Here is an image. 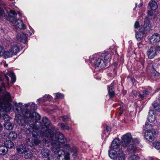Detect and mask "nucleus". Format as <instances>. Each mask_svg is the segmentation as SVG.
<instances>
[{
	"instance_id": "obj_50",
	"label": "nucleus",
	"mask_w": 160,
	"mask_h": 160,
	"mask_svg": "<svg viewBox=\"0 0 160 160\" xmlns=\"http://www.w3.org/2000/svg\"><path fill=\"white\" fill-rule=\"evenodd\" d=\"M139 26V22L138 21H136L134 24V27L135 28H137Z\"/></svg>"
},
{
	"instance_id": "obj_32",
	"label": "nucleus",
	"mask_w": 160,
	"mask_h": 160,
	"mask_svg": "<svg viewBox=\"0 0 160 160\" xmlns=\"http://www.w3.org/2000/svg\"><path fill=\"white\" fill-rule=\"evenodd\" d=\"M8 149L4 146H2L0 147V154L4 155L7 153Z\"/></svg>"
},
{
	"instance_id": "obj_53",
	"label": "nucleus",
	"mask_w": 160,
	"mask_h": 160,
	"mask_svg": "<svg viewBox=\"0 0 160 160\" xmlns=\"http://www.w3.org/2000/svg\"><path fill=\"white\" fill-rule=\"evenodd\" d=\"M47 160H54L52 156H50L48 157Z\"/></svg>"
},
{
	"instance_id": "obj_62",
	"label": "nucleus",
	"mask_w": 160,
	"mask_h": 160,
	"mask_svg": "<svg viewBox=\"0 0 160 160\" xmlns=\"http://www.w3.org/2000/svg\"><path fill=\"white\" fill-rule=\"evenodd\" d=\"M37 101L39 103L40 100L39 99H38V100H37Z\"/></svg>"
},
{
	"instance_id": "obj_47",
	"label": "nucleus",
	"mask_w": 160,
	"mask_h": 160,
	"mask_svg": "<svg viewBox=\"0 0 160 160\" xmlns=\"http://www.w3.org/2000/svg\"><path fill=\"white\" fill-rule=\"evenodd\" d=\"M152 10H149L147 12L148 15V16H152L153 15Z\"/></svg>"
},
{
	"instance_id": "obj_27",
	"label": "nucleus",
	"mask_w": 160,
	"mask_h": 160,
	"mask_svg": "<svg viewBox=\"0 0 160 160\" xmlns=\"http://www.w3.org/2000/svg\"><path fill=\"white\" fill-rule=\"evenodd\" d=\"M8 137L10 139L14 140L17 138V134L15 131H12L9 133Z\"/></svg>"
},
{
	"instance_id": "obj_15",
	"label": "nucleus",
	"mask_w": 160,
	"mask_h": 160,
	"mask_svg": "<svg viewBox=\"0 0 160 160\" xmlns=\"http://www.w3.org/2000/svg\"><path fill=\"white\" fill-rule=\"evenodd\" d=\"M31 103H28L27 104H24V105H22V109L23 110L24 109H26L27 110L28 107L30 106V108L31 110L33 111H35L37 110L38 108L36 104L33 102H32L31 104Z\"/></svg>"
},
{
	"instance_id": "obj_30",
	"label": "nucleus",
	"mask_w": 160,
	"mask_h": 160,
	"mask_svg": "<svg viewBox=\"0 0 160 160\" xmlns=\"http://www.w3.org/2000/svg\"><path fill=\"white\" fill-rule=\"evenodd\" d=\"M152 105L153 108L156 111L160 112V104H158L157 101H154L153 103H152Z\"/></svg>"
},
{
	"instance_id": "obj_55",
	"label": "nucleus",
	"mask_w": 160,
	"mask_h": 160,
	"mask_svg": "<svg viewBox=\"0 0 160 160\" xmlns=\"http://www.w3.org/2000/svg\"><path fill=\"white\" fill-rule=\"evenodd\" d=\"M134 79L133 78H131V81L133 83V84H134Z\"/></svg>"
},
{
	"instance_id": "obj_43",
	"label": "nucleus",
	"mask_w": 160,
	"mask_h": 160,
	"mask_svg": "<svg viewBox=\"0 0 160 160\" xmlns=\"http://www.w3.org/2000/svg\"><path fill=\"white\" fill-rule=\"evenodd\" d=\"M62 146H63V148L64 150H68L70 148L69 145L67 144L63 145L62 144L61 147H62Z\"/></svg>"
},
{
	"instance_id": "obj_24",
	"label": "nucleus",
	"mask_w": 160,
	"mask_h": 160,
	"mask_svg": "<svg viewBox=\"0 0 160 160\" xmlns=\"http://www.w3.org/2000/svg\"><path fill=\"white\" fill-rule=\"evenodd\" d=\"M4 145L7 149L11 148L14 146V143L11 140H7L4 142Z\"/></svg>"
},
{
	"instance_id": "obj_11",
	"label": "nucleus",
	"mask_w": 160,
	"mask_h": 160,
	"mask_svg": "<svg viewBox=\"0 0 160 160\" xmlns=\"http://www.w3.org/2000/svg\"><path fill=\"white\" fill-rule=\"evenodd\" d=\"M9 76L11 78V82L13 83L16 80L15 76L13 72L12 71H9L7 72L6 75H5V78L7 80L8 83L9 81V77L8 76Z\"/></svg>"
},
{
	"instance_id": "obj_1",
	"label": "nucleus",
	"mask_w": 160,
	"mask_h": 160,
	"mask_svg": "<svg viewBox=\"0 0 160 160\" xmlns=\"http://www.w3.org/2000/svg\"><path fill=\"white\" fill-rule=\"evenodd\" d=\"M54 132L51 130H48L45 138L43 140V142L50 143L52 145V150L55 154H58V158L60 160H68L69 153H65L62 149H60L62 143H63L67 141V139L63 134L59 132H56L54 138Z\"/></svg>"
},
{
	"instance_id": "obj_2",
	"label": "nucleus",
	"mask_w": 160,
	"mask_h": 160,
	"mask_svg": "<svg viewBox=\"0 0 160 160\" xmlns=\"http://www.w3.org/2000/svg\"><path fill=\"white\" fill-rule=\"evenodd\" d=\"M32 115V118H30L32 121L29 122L28 120H27L26 122H27V124H28V126L29 125V127H31L33 129V131L32 132L28 128V127L27 128V127H28L27 126L24 127L25 129L23 130H25L26 129V133L28 135L32 133V136L34 138H37L38 136L40 137L43 136L44 132L39 130V127H37L35 123L37 120L40 119L41 118L40 115L35 112H34Z\"/></svg>"
},
{
	"instance_id": "obj_61",
	"label": "nucleus",
	"mask_w": 160,
	"mask_h": 160,
	"mask_svg": "<svg viewBox=\"0 0 160 160\" xmlns=\"http://www.w3.org/2000/svg\"><path fill=\"white\" fill-rule=\"evenodd\" d=\"M160 62H158V63L157 65V66L158 67L159 66H160Z\"/></svg>"
},
{
	"instance_id": "obj_14",
	"label": "nucleus",
	"mask_w": 160,
	"mask_h": 160,
	"mask_svg": "<svg viewBox=\"0 0 160 160\" xmlns=\"http://www.w3.org/2000/svg\"><path fill=\"white\" fill-rule=\"evenodd\" d=\"M95 65L96 67H99L101 69L105 67V64L104 61L101 58L96 59L95 62Z\"/></svg>"
},
{
	"instance_id": "obj_39",
	"label": "nucleus",
	"mask_w": 160,
	"mask_h": 160,
	"mask_svg": "<svg viewBox=\"0 0 160 160\" xmlns=\"http://www.w3.org/2000/svg\"><path fill=\"white\" fill-rule=\"evenodd\" d=\"M153 145L157 149H158L160 148V143L158 142H153Z\"/></svg>"
},
{
	"instance_id": "obj_4",
	"label": "nucleus",
	"mask_w": 160,
	"mask_h": 160,
	"mask_svg": "<svg viewBox=\"0 0 160 160\" xmlns=\"http://www.w3.org/2000/svg\"><path fill=\"white\" fill-rule=\"evenodd\" d=\"M17 15L16 12L13 10H11L10 13L8 14V16L7 19L9 21L14 23L20 29H24L26 26L23 22L20 19H17L16 16Z\"/></svg>"
},
{
	"instance_id": "obj_18",
	"label": "nucleus",
	"mask_w": 160,
	"mask_h": 160,
	"mask_svg": "<svg viewBox=\"0 0 160 160\" xmlns=\"http://www.w3.org/2000/svg\"><path fill=\"white\" fill-rule=\"evenodd\" d=\"M117 158V160H125V155L123 153L122 147L119 150Z\"/></svg>"
},
{
	"instance_id": "obj_22",
	"label": "nucleus",
	"mask_w": 160,
	"mask_h": 160,
	"mask_svg": "<svg viewBox=\"0 0 160 160\" xmlns=\"http://www.w3.org/2000/svg\"><path fill=\"white\" fill-rule=\"evenodd\" d=\"M24 157L26 159L30 158L33 155L32 151L30 150H26L24 153Z\"/></svg>"
},
{
	"instance_id": "obj_58",
	"label": "nucleus",
	"mask_w": 160,
	"mask_h": 160,
	"mask_svg": "<svg viewBox=\"0 0 160 160\" xmlns=\"http://www.w3.org/2000/svg\"><path fill=\"white\" fill-rule=\"evenodd\" d=\"M137 3H135V8H134L133 9V10H135V8H136V7H137Z\"/></svg>"
},
{
	"instance_id": "obj_23",
	"label": "nucleus",
	"mask_w": 160,
	"mask_h": 160,
	"mask_svg": "<svg viewBox=\"0 0 160 160\" xmlns=\"http://www.w3.org/2000/svg\"><path fill=\"white\" fill-rule=\"evenodd\" d=\"M10 50L14 55H16L19 52L20 49L18 46L14 45L11 46Z\"/></svg>"
},
{
	"instance_id": "obj_16",
	"label": "nucleus",
	"mask_w": 160,
	"mask_h": 160,
	"mask_svg": "<svg viewBox=\"0 0 160 160\" xmlns=\"http://www.w3.org/2000/svg\"><path fill=\"white\" fill-rule=\"evenodd\" d=\"M17 40L18 42H21L25 43L27 41L26 36L24 34L22 33H18L16 36Z\"/></svg>"
},
{
	"instance_id": "obj_20",
	"label": "nucleus",
	"mask_w": 160,
	"mask_h": 160,
	"mask_svg": "<svg viewBox=\"0 0 160 160\" xmlns=\"http://www.w3.org/2000/svg\"><path fill=\"white\" fill-rule=\"evenodd\" d=\"M50 152V151L49 149L44 148L41 150V153L43 158H47L49 156Z\"/></svg>"
},
{
	"instance_id": "obj_37",
	"label": "nucleus",
	"mask_w": 160,
	"mask_h": 160,
	"mask_svg": "<svg viewBox=\"0 0 160 160\" xmlns=\"http://www.w3.org/2000/svg\"><path fill=\"white\" fill-rule=\"evenodd\" d=\"M21 158V156L19 154H16L12 156L11 160H21L20 158Z\"/></svg>"
},
{
	"instance_id": "obj_25",
	"label": "nucleus",
	"mask_w": 160,
	"mask_h": 160,
	"mask_svg": "<svg viewBox=\"0 0 160 160\" xmlns=\"http://www.w3.org/2000/svg\"><path fill=\"white\" fill-rule=\"evenodd\" d=\"M117 152L114 150H112L109 152V156L112 159H117Z\"/></svg>"
},
{
	"instance_id": "obj_57",
	"label": "nucleus",
	"mask_w": 160,
	"mask_h": 160,
	"mask_svg": "<svg viewBox=\"0 0 160 160\" xmlns=\"http://www.w3.org/2000/svg\"><path fill=\"white\" fill-rule=\"evenodd\" d=\"M149 160H154V159L152 157H150L149 158Z\"/></svg>"
},
{
	"instance_id": "obj_12",
	"label": "nucleus",
	"mask_w": 160,
	"mask_h": 160,
	"mask_svg": "<svg viewBox=\"0 0 160 160\" xmlns=\"http://www.w3.org/2000/svg\"><path fill=\"white\" fill-rule=\"evenodd\" d=\"M150 42L151 43H158L160 41V35L157 33H154L150 38Z\"/></svg>"
},
{
	"instance_id": "obj_17",
	"label": "nucleus",
	"mask_w": 160,
	"mask_h": 160,
	"mask_svg": "<svg viewBox=\"0 0 160 160\" xmlns=\"http://www.w3.org/2000/svg\"><path fill=\"white\" fill-rule=\"evenodd\" d=\"M121 141L118 139H114L112 142L111 146L112 148L113 149L117 148L120 146Z\"/></svg>"
},
{
	"instance_id": "obj_5",
	"label": "nucleus",
	"mask_w": 160,
	"mask_h": 160,
	"mask_svg": "<svg viewBox=\"0 0 160 160\" xmlns=\"http://www.w3.org/2000/svg\"><path fill=\"white\" fill-rule=\"evenodd\" d=\"M38 120H37L35 123V124L37 126L39 127V129L41 127L42 129L43 130H45L47 133H48V130H51L48 128L49 127H52V125L50 121L46 117H44L42 119V122H37Z\"/></svg>"
},
{
	"instance_id": "obj_41",
	"label": "nucleus",
	"mask_w": 160,
	"mask_h": 160,
	"mask_svg": "<svg viewBox=\"0 0 160 160\" xmlns=\"http://www.w3.org/2000/svg\"><path fill=\"white\" fill-rule=\"evenodd\" d=\"M63 97L64 96L62 94L57 93L56 94L55 98L56 99H62L63 98Z\"/></svg>"
},
{
	"instance_id": "obj_44",
	"label": "nucleus",
	"mask_w": 160,
	"mask_h": 160,
	"mask_svg": "<svg viewBox=\"0 0 160 160\" xmlns=\"http://www.w3.org/2000/svg\"><path fill=\"white\" fill-rule=\"evenodd\" d=\"M62 121H69L70 118L68 116H63L62 117Z\"/></svg>"
},
{
	"instance_id": "obj_35",
	"label": "nucleus",
	"mask_w": 160,
	"mask_h": 160,
	"mask_svg": "<svg viewBox=\"0 0 160 160\" xmlns=\"http://www.w3.org/2000/svg\"><path fill=\"white\" fill-rule=\"evenodd\" d=\"M25 142L27 143L28 146L30 147H32L34 145V142L33 139L31 140L30 138H26Z\"/></svg>"
},
{
	"instance_id": "obj_48",
	"label": "nucleus",
	"mask_w": 160,
	"mask_h": 160,
	"mask_svg": "<svg viewBox=\"0 0 160 160\" xmlns=\"http://www.w3.org/2000/svg\"><path fill=\"white\" fill-rule=\"evenodd\" d=\"M45 98L44 100L49 101L50 100V96L46 95L44 97Z\"/></svg>"
},
{
	"instance_id": "obj_42",
	"label": "nucleus",
	"mask_w": 160,
	"mask_h": 160,
	"mask_svg": "<svg viewBox=\"0 0 160 160\" xmlns=\"http://www.w3.org/2000/svg\"><path fill=\"white\" fill-rule=\"evenodd\" d=\"M139 158L136 155H134L130 157L128 159L129 160H138Z\"/></svg>"
},
{
	"instance_id": "obj_54",
	"label": "nucleus",
	"mask_w": 160,
	"mask_h": 160,
	"mask_svg": "<svg viewBox=\"0 0 160 160\" xmlns=\"http://www.w3.org/2000/svg\"><path fill=\"white\" fill-rule=\"evenodd\" d=\"M2 125L0 123V131H2Z\"/></svg>"
},
{
	"instance_id": "obj_26",
	"label": "nucleus",
	"mask_w": 160,
	"mask_h": 160,
	"mask_svg": "<svg viewBox=\"0 0 160 160\" xmlns=\"http://www.w3.org/2000/svg\"><path fill=\"white\" fill-rule=\"evenodd\" d=\"M150 8L152 10H155L158 7L156 2L153 1H151L149 3Z\"/></svg>"
},
{
	"instance_id": "obj_9",
	"label": "nucleus",
	"mask_w": 160,
	"mask_h": 160,
	"mask_svg": "<svg viewBox=\"0 0 160 160\" xmlns=\"http://www.w3.org/2000/svg\"><path fill=\"white\" fill-rule=\"evenodd\" d=\"M133 139L131 134L130 133H128L124 135L122 139V147L123 148H124V147H126L132 142Z\"/></svg>"
},
{
	"instance_id": "obj_7",
	"label": "nucleus",
	"mask_w": 160,
	"mask_h": 160,
	"mask_svg": "<svg viewBox=\"0 0 160 160\" xmlns=\"http://www.w3.org/2000/svg\"><path fill=\"white\" fill-rule=\"evenodd\" d=\"M139 144V141L137 139H134L128 145L124 148H127V150L129 153H135L137 150V146Z\"/></svg>"
},
{
	"instance_id": "obj_34",
	"label": "nucleus",
	"mask_w": 160,
	"mask_h": 160,
	"mask_svg": "<svg viewBox=\"0 0 160 160\" xmlns=\"http://www.w3.org/2000/svg\"><path fill=\"white\" fill-rule=\"evenodd\" d=\"M5 128L7 130H12L13 127V125L12 123L9 122H7L5 123L4 125Z\"/></svg>"
},
{
	"instance_id": "obj_64",
	"label": "nucleus",
	"mask_w": 160,
	"mask_h": 160,
	"mask_svg": "<svg viewBox=\"0 0 160 160\" xmlns=\"http://www.w3.org/2000/svg\"><path fill=\"white\" fill-rule=\"evenodd\" d=\"M5 116L6 117H8V115H6V116H4V117H5Z\"/></svg>"
},
{
	"instance_id": "obj_28",
	"label": "nucleus",
	"mask_w": 160,
	"mask_h": 160,
	"mask_svg": "<svg viewBox=\"0 0 160 160\" xmlns=\"http://www.w3.org/2000/svg\"><path fill=\"white\" fill-rule=\"evenodd\" d=\"M13 55L11 50H10L9 51L4 52L2 56L5 58H7L12 57Z\"/></svg>"
},
{
	"instance_id": "obj_40",
	"label": "nucleus",
	"mask_w": 160,
	"mask_h": 160,
	"mask_svg": "<svg viewBox=\"0 0 160 160\" xmlns=\"http://www.w3.org/2000/svg\"><path fill=\"white\" fill-rule=\"evenodd\" d=\"M102 57H104V60H108L109 58V54L108 53L105 52V53H103L102 55Z\"/></svg>"
},
{
	"instance_id": "obj_21",
	"label": "nucleus",
	"mask_w": 160,
	"mask_h": 160,
	"mask_svg": "<svg viewBox=\"0 0 160 160\" xmlns=\"http://www.w3.org/2000/svg\"><path fill=\"white\" fill-rule=\"evenodd\" d=\"M26 150L25 146L23 144L18 146L17 148V150L18 153L20 154L24 153Z\"/></svg>"
},
{
	"instance_id": "obj_51",
	"label": "nucleus",
	"mask_w": 160,
	"mask_h": 160,
	"mask_svg": "<svg viewBox=\"0 0 160 160\" xmlns=\"http://www.w3.org/2000/svg\"><path fill=\"white\" fill-rule=\"evenodd\" d=\"M105 130L107 132H109L110 131V128L108 126H106L105 128Z\"/></svg>"
},
{
	"instance_id": "obj_19",
	"label": "nucleus",
	"mask_w": 160,
	"mask_h": 160,
	"mask_svg": "<svg viewBox=\"0 0 160 160\" xmlns=\"http://www.w3.org/2000/svg\"><path fill=\"white\" fill-rule=\"evenodd\" d=\"M154 112L153 110H149L148 117V120L150 122H153L155 120V116L154 115Z\"/></svg>"
},
{
	"instance_id": "obj_52",
	"label": "nucleus",
	"mask_w": 160,
	"mask_h": 160,
	"mask_svg": "<svg viewBox=\"0 0 160 160\" xmlns=\"http://www.w3.org/2000/svg\"><path fill=\"white\" fill-rule=\"evenodd\" d=\"M138 47L139 48H142L143 46V44L142 42H140L138 43Z\"/></svg>"
},
{
	"instance_id": "obj_10",
	"label": "nucleus",
	"mask_w": 160,
	"mask_h": 160,
	"mask_svg": "<svg viewBox=\"0 0 160 160\" xmlns=\"http://www.w3.org/2000/svg\"><path fill=\"white\" fill-rule=\"evenodd\" d=\"M158 131L157 129H152V131H150L145 132L144 136L147 140L152 142L154 139Z\"/></svg>"
},
{
	"instance_id": "obj_60",
	"label": "nucleus",
	"mask_w": 160,
	"mask_h": 160,
	"mask_svg": "<svg viewBox=\"0 0 160 160\" xmlns=\"http://www.w3.org/2000/svg\"><path fill=\"white\" fill-rule=\"evenodd\" d=\"M158 100L160 102V96L158 98Z\"/></svg>"
},
{
	"instance_id": "obj_33",
	"label": "nucleus",
	"mask_w": 160,
	"mask_h": 160,
	"mask_svg": "<svg viewBox=\"0 0 160 160\" xmlns=\"http://www.w3.org/2000/svg\"><path fill=\"white\" fill-rule=\"evenodd\" d=\"M45 132H44V135L43 136L40 137L39 136H38L37 138H35L34 139H33L34 142V145H37L40 144L41 143V140H40L39 139H38V138H40V137H44V136L45 137L46 135L45 136Z\"/></svg>"
},
{
	"instance_id": "obj_45",
	"label": "nucleus",
	"mask_w": 160,
	"mask_h": 160,
	"mask_svg": "<svg viewBox=\"0 0 160 160\" xmlns=\"http://www.w3.org/2000/svg\"><path fill=\"white\" fill-rule=\"evenodd\" d=\"M123 106L120 105V107L119 108V115H121L123 112Z\"/></svg>"
},
{
	"instance_id": "obj_36",
	"label": "nucleus",
	"mask_w": 160,
	"mask_h": 160,
	"mask_svg": "<svg viewBox=\"0 0 160 160\" xmlns=\"http://www.w3.org/2000/svg\"><path fill=\"white\" fill-rule=\"evenodd\" d=\"M148 91L146 90H143L142 91V94H140L139 96L142 99H143L148 94Z\"/></svg>"
},
{
	"instance_id": "obj_49",
	"label": "nucleus",
	"mask_w": 160,
	"mask_h": 160,
	"mask_svg": "<svg viewBox=\"0 0 160 160\" xmlns=\"http://www.w3.org/2000/svg\"><path fill=\"white\" fill-rule=\"evenodd\" d=\"M152 74L154 76H157L158 75V73L155 70H154V69H153V70L152 71Z\"/></svg>"
},
{
	"instance_id": "obj_56",
	"label": "nucleus",
	"mask_w": 160,
	"mask_h": 160,
	"mask_svg": "<svg viewBox=\"0 0 160 160\" xmlns=\"http://www.w3.org/2000/svg\"><path fill=\"white\" fill-rule=\"evenodd\" d=\"M143 5V4L142 3H141L140 4H139L138 5V7L139 8V7H141Z\"/></svg>"
},
{
	"instance_id": "obj_29",
	"label": "nucleus",
	"mask_w": 160,
	"mask_h": 160,
	"mask_svg": "<svg viewBox=\"0 0 160 160\" xmlns=\"http://www.w3.org/2000/svg\"><path fill=\"white\" fill-rule=\"evenodd\" d=\"M152 129H155L152 127L151 124L148 123H146L144 126V130H145V132L150 131H152Z\"/></svg>"
},
{
	"instance_id": "obj_13",
	"label": "nucleus",
	"mask_w": 160,
	"mask_h": 160,
	"mask_svg": "<svg viewBox=\"0 0 160 160\" xmlns=\"http://www.w3.org/2000/svg\"><path fill=\"white\" fill-rule=\"evenodd\" d=\"M113 83H112L110 85L108 86V93L110 98H112L114 97L115 93L114 90Z\"/></svg>"
},
{
	"instance_id": "obj_63",
	"label": "nucleus",
	"mask_w": 160,
	"mask_h": 160,
	"mask_svg": "<svg viewBox=\"0 0 160 160\" xmlns=\"http://www.w3.org/2000/svg\"><path fill=\"white\" fill-rule=\"evenodd\" d=\"M133 96H136V95L134 93H133Z\"/></svg>"
},
{
	"instance_id": "obj_46",
	"label": "nucleus",
	"mask_w": 160,
	"mask_h": 160,
	"mask_svg": "<svg viewBox=\"0 0 160 160\" xmlns=\"http://www.w3.org/2000/svg\"><path fill=\"white\" fill-rule=\"evenodd\" d=\"M4 52V50L3 48L0 46V57L2 56Z\"/></svg>"
},
{
	"instance_id": "obj_59",
	"label": "nucleus",
	"mask_w": 160,
	"mask_h": 160,
	"mask_svg": "<svg viewBox=\"0 0 160 160\" xmlns=\"http://www.w3.org/2000/svg\"><path fill=\"white\" fill-rule=\"evenodd\" d=\"M18 13L19 15L20 16H21L22 15V14L20 12H18Z\"/></svg>"
},
{
	"instance_id": "obj_3",
	"label": "nucleus",
	"mask_w": 160,
	"mask_h": 160,
	"mask_svg": "<svg viewBox=\"0 0 160 160\" xmlns=\"http://www.w3.org/2000/svg\"><path fill=\"white\" fill-rule=\"evenodd\" d=\"M16 110L19 113H22L24 116V119L19 114H17L16 115V119L18 124L22 126L25 127L26 126H28L27 122H26L27 120H28V121H32L31 118H32V113L29 110H26V109H22V104L19 103L18 104L16 105Z\"/></svg>"
},
{
	"instance_id": "obj_38",
	"label": "nucleus",
	"mask_w": 160,
	"mask_h": 160,
	"mask_svg": "<svg viewBox=\"0 0 160 160\" xmlns=\"http://www.w3.org/2000/svg\"><path fill=\"white\" fill-rule=\"evenodd\" d=\"M59 126L63 130H69V127L68 126L65 125V124L63 123H61L59 124Z\"/></svg>"
},
{
	"instance_id": "obj_31",
	"label": "nucleus",
	"mask_w": 160,
	"mask_h": 160,
	"mask_svg": "<svg viewBox=\"0 0 160 160\" xmlns=\"http://www.w3.org/2000/svg\"><path fill=\"white\" fill-rule=\"evenodd\" d=\"M8 16H8L5 15V12L3 8L0 7V18L2 19L5 18L7 19Z\"/></svg>"
},
{
	"instance_id": "obj_8",
	"label": "nucleus",
	"mask_w": 160,
	"mask_h": 160,
	"mask_svg": "<svg viewBox=\"0 0 160 160\" xmlns=\"http://www.w3.org/2000/svg\"><path fill=\"white\" fill-rule=\"evenodd\" d=\"M160 46H154L151 47L147 51V54L149 59L153 58L157 54V52L160 51Z\"/></svg>"
},
{
	"instance_id": "obj_6",
	"label": "nucleus",
	"mask_w": 160,
	"mask_h": 160,
	"mask_svg": "<svg viewBox=\"0 0 160 160\" xmlns=\"http://www.w3.org/2000/svg\"><path fill=\"white\" fill-rule=\"evenodd\" d=\"M144 28L142 30H140L141 32H137L136 34V38L138 41H140L142 38L143 36V33L145 32L147 28L150 27V22L148 18L146 17L144 21Z\"/></svg>"
}]
</instances>
